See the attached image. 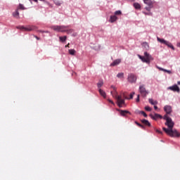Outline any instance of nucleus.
<instances>
[{
    "label": "nucleus",
    "instance_id": "obj_16",
    "mask_svg": "<svg viewBox=\"0 0 180 180\" xmlns=\"http://www.w3.org/2000/svg\"><path fill=\"white\" fill-rule=\"evenodd\" d=\"M98 94H100V95L103 96V98H106V93H105L103 89H98Z\"/></svg>",
    "mask_w": 180,
    "mask_h": 180
},
{
    "label": "nucleus",
    "instance_id": "obj_13",
    "mask_svg": "<svg viewBox=\"0 0 180 180\" xmlns=\"http://www.w3.org/2000/svg\"><path fill=\"white\" fill-rule=\"evenodd\" d=\"M120 63H122V60H120V59H117V60H114L113 63H112L110 64V66H112V67L117 66V65H118L119 64H120Z\"/></svg>",
    "mask_w": 180,
    "mask_h": 180
},
{
    "label": "nucleus",
    "instance_id": "obj_18",
    "mask_svg": "<svg viewBox=\"0 0 180 180\" xmlns=\"http://www.w3.org/2000/svg\"><path fill=\"white\" fill-rule=\"evenodd\" d=\"M13 16L17 19L20 18V13L18 12V10H15V11L13 13Z\"/></svg>",
    "mask_w": 180,
    "mask_h": 180
},
{
    "label": "nucleus",
    "instance_id": "obj_43",
    "mask_svg": "<svg viewBox=\"0 0 180 180\" xmlns=\"http://www.w3.org/2000/svg\"><path fill=\"white\" fill-rule=\"evenodd\" d=\"M159 70L160 71H164V70H166L165 69H163L162 68H158Z\"/></svg>",
    "mask_w": 180,
    "mask_h": 180
},
{
    "label": "nucleus",
    "instance_id": "obj_42",
    "mask_svg": "<svg viewBox=\"0 0 180 180\" xmlns=\"http://www.w3.org/2000/svg\"><path fill=\"white\" fill-rule=\"evenodd\" d=\"M164 72H167L169 74H171V71L170 70H163Z\"/></svg>",
    "mask_w": 180,
    "mask_h": 180
},
{
    "label": "nucleus",
    "instance_id": "obj_29",
    "mask_svg": "<svg viewBox=\"0 0 180 180\" xmlns=\"http://www.w3.org/2000/svg\"><path fill=\"white\" fill-rule=\"evenodd\" d=\"M117 77L120 79L124 78V73L122 72L118 73V75H117Z\"/></svg>",
    "mask_w": 180,
    "mask_h": 180
},
{
    "label": "nucleus",
    "instance_id": "obj_28",
    "mask_svg": "<svg viewBox=\"0 0 180 180\" xmlns=\"http://www.w3.org/2000/svg\"><path fill=\"white\" fill-rule=\"evenodd\" d=\"M122 15V11H117L114 13V16L120 15Z\"/></svg>",
    "mask_w": 180,
    "mask_h": 180
},
{
    "label": "nucleus",
    "instance_id": "obj_38",
    "mask_svg": "<svg viewBox=\"0 0 180 180\" xmlns=\"http://www.w3.org/2000/svg\"><path fill=\"white\" fill-rule=\"evenodd\" d=\"M38 32H41V33H48V31L38 30Z\"/></svg>",
    "mask_w": 180,
    "mask_h": 180
},
{
    "label": "nucleus",
    "instance_id": "obj_49",
    "mask_svg": "<svg viewBox=\"0 0 180 180\" xmlns=\"http://www.w3.org/2000/svg\"><path fill=\"white\" fill-rule=\"evenodd\" d=\"M129 1H133L134 0H129Z\"/></svg>",
    "mask_w": 180,
    "mask_h": 180
},
{
    "label": "nucleus",
    "instance_id": "obj_36",
    "mask_svg": "<svg viewBox=\"0 0 180 180\" xmlns=\"http://www.w3.org/2000/svg\"><path fill=\"white\" fill-rule=\"evenodd\" d=\"M139 98H140V95L139 94H138L137 96H136V103H139Z\"/></svg>",
    "mask_w": 180,
    "mask_h": 180
},
{
    "label": "nucleus",
    "instance_id": "obj_11",
    "mask_svg": "<svg viewBox=\"0 0 180 180\" xmlns=\"http://www.w3.org/2000/svg\"><path fill=\"white\" fill-rule=\"evenodd\" d=\"M164 111L167 112L166 115H170L172 112V109L170 105H165L164 106Z\"/></svg>",
    "mask_w": 180,
    "mask_h": 180
},
{
    "label": "nucleus",
    "instance_id": "obj_39",
    "mask_svg": "<svg viewBox=\"0 0 180 180\" xmlns=\"http://www.w3.org/2000/svg\"><path fill=\"white\" fill-rule=\"evenodd\" d=\"M108 102L112 105H115V103L112 100L108 99Z\"/></svg>",
    "mask_w": 180,
    "mask_h": 180
},
{
    "label": "nucleus",
    "instance_id": "obj_23",
    "mask_svg": "<svg viewBox=\"0 0 180 180\" xmlns=\"http://www.w3.org/2000/svg\"><path fill=\"white\" fill-rule=\"evenodd\" d=\"M165 45H167V47H169L172 50H175V48L174 47V46H172V44H171V43H167V44H164Z\"/></svg>",
    "mask_w": 180,
    "mask_h": 180
},
{
    "label": "nucleus",
    "instance_id": "obj_37",
    "mask_svg": "<svg viewBox=\"0 0 180 180\" xmlns=\"http://www.w3.org/2000/svg\"><path fill=\"white\" fill-rule=\"evenodd\" d=\"M155 132L158 133L159 134H163V132H162L161 131H160L159 129H155Z\"/></svg>",
    "mask_w": 180,
    "mask_h": 180
},
{
    "label": "nucleus",
    "instance_id": "obj_34",
    "mask_svg": "<svg viewBox=\"0 0 180 180\" xmlns=\"http://www.w3.org/2000/svg\"><path fill=\"white\" fill-rule=\"evenodd\" d=\"M65 32H67V34L72 33L73 30L72 29L65 30Z\"/></svg>",
    "mask_w": 180,
    "mask_h": 180
},
{
    "label": "nucleus",
    "instance_id": "obj_7",
    "mask_svg": "<svg viewBox=\"0 0 180 180\" xmlns=\"http://www.w3.org/2000/svg\"><path fill=\"white\" fill-rule=\"evenodd\" d=\"M144 1V4L148 5V7L145 8L146 11L148 12L153 8V0H143Z\"/></svg>",
    "mask_w": 180,
    "mask_h": 180
},
{
    "label": "nucleus",
    "instance_id": "obj_15",
    "mask_svg": "<svg viewBox=\"0 0 180 180\" xmlns=\"http://www.w3.org/2000/svg\"><path fill=\"white\" fill-rule=\"evenodd\" d=\"M70 27V26H60V30L59 32H65V30H67V29H68Z\"/></svg>",
    "mask_w": 180,
    "mask_h": 180
},
{
    "label": "nucleus",
    "instance_id": "obj_4",
    "mask_svg": "<svg viewBox=\"0 0 180 180\" xmlns=\"http://www.w3.org/2000/svg\"><path fill=\"white\" fill-rule=\"evenodd\" d=\"M17 28L25 32L35 31L36 30H37V27L34 25H29L27 27L20 26V27H18Z\"/></svg>",
    "mask_w": 180,
    "mask_h": 180
},
{
    "label": "nucleus",
    "instance_id": "obj_2",
    "mask_svg": "<svg viewBox=\"0 0 180 180\" xmlns=\"http://www.w3.org/2000/svg\"><path fill=\"white\" fill-rule=\"evenodd\" d=\"M167 115H168L167 114H165V115L162 116L160 114L155 113V114H150V117H151V119L153 120H157L158 119H160V120L163 119L164 120L167 121L165 124L167 123V120H170L171 122H174L172 120H171V118Z\"/></svg>",
    "mask_w": 180,
    "mask_h": 180
},
{
    "label": "nucleus",
    "instance_id": "obj_1",
    "mask_svg": "<svg viewBox=\"0 0 180 180\" xmlns=\"http://www.w3.org/2000/svg\"><path fill=\"white\" fill-rule=\"evenodd\" d=\"M175 123L171 122L170 120H167V123H165V126H167L169 129L163 127V131L167 133V136L172 138H179L180 133L176 129H173Z\"/></svg>",
    "mask_w": 180,
    "mask_h": 180
},
{
    "label": "nucleus",
    "instance_id": "obj_21",
    "mask_svg": "<svg viewBox=\"0 0 180 180\" xmlns=\"http://www.w3.org/2000/svg\"><path fill=\"white\" fill-rule=\"evenodd\" d=\"M51 29H53V31H56V32H59V31H60V26H58V25H53V26H51Z\"/></svg>",
    "mask_w": 180,
    "mask_h": 180
},
{
    "label": "nucleus",
    "instance_id": "obj_5",
    "mask_svg": "<svg viewBox=\"0 0 180 180\" xmlns=\"http://www.w3.org/2000/svg\"><path fill=\"white\" fill-rule=\"evenodd\" d=\"M139 93L141 94V97L144 98L148 95V91L146 89L144 84H141V86H139Z\"/></svg>",
    "mask_w": 180,
    "mask_h": 180
},
{
    "label": "nucleus",
    "instance_id": "obj_40",
    "mask_svg": "<svg viewBox=\"0 0 180 180\" xmlns=\"http://www.w3.org/2000/svg\"><path fill=\"white\" fill-rule=\"evenodd\" d=\"M110 88H112L113 91H117V89L113 85L110 86Z\"/></svg>",
    "mask_w": 180,
    "mask_h": 180
},
{
    "label": "nucleus",
    "instance_id": "obj_10",
    "mask_svg": "<svg viewBox=\"0 0 180 180\" xmlns=\"http://www.w3.org/2000/svg\"><path fill=\"white\" fill-rule=\"evenodd\" d=\"M167 89H170V91L179 93V87L176 84H174V86L167 88Z\"/></svg>",
    "mask_w": 180,
    "mask_h": 180
},
{
    "label": "nucleus",
    "instance_id": "obj_48",
    "mask_svg": "<svg viewBox=\"0 0 180 180\" xmlns=\"http://www.w3.org/2000/svg\"><path fill=\"white\" fill-rule=\"evenodd\" d=\"M177 84H178V85H180V81L177 82Z\"/></svg>",
    "mask_w": 180,
    "mask_h": 180
},
{
    "label": "nucleus",
    "instance_id": "obj_19",
    "mask_svg": "<svg viewBox=\"0 0 180 180\" xmlns=\"http://www.w3.org/2000/svg\"><path fill=\"white\" fill-rule=\"evenodd\" d=\"M148 103H150V104L152 105H156L158 104V102H157V101H153V98H148Z\"/></svg>",
    "mask_w": 180,
    "mask_h": 180
},
{
    "label": "nucleus",
    "instance_id": "obj_3",
    "mask_svg": "<svg viewBox=\"0 0 180 180\" xmlns=\"http://www.w3.org/2000/svg\"><path fill=\"white\" fill-rule=\"evenodd\" d=\"M139 59L148 64H150V62L153 60V56H150V54L146 52L144 53V57L139 56Z\"/></svg>",
    "mask_w": 180,
    "mask_h": 180
},
{
    "label": "nucleus",
    "instance_id": "obj_26",
    "mask_svg": "<svg viewBox=\"0 0 180 180\" xmlns=\"http://www.w3.org/2000/svg\"><path fill=\"white\" fill-rule=\"evenodd\" d=\"M134 123H136V126L141 127V129H145L144 125L141 124L140 123L137 122V121L134 122Z\"/></svg>",
    "mask_w": 180,
    "mask_h": 180
},
{
    "label": "nucleus",
    "instance_id": "obj_45",
    "mask_svg": "<svg viewBox=\"0 0 180 180\" xmlns=\"http://www.w3.org/2000/svg\"><path fill=\"white\" fill-rule=\"evenodd\" d=\"M65 48H70V44H67V45H65Z\"/></svg>",
    "mask_w": 180,
    "mask_h": 180
},
{
    "label": "nucleus",
    "instance_id": "obj_22",
    "mask_svg": "<svg viewBox=\"0 0 180 180\" xmlns=\"http://www.w3.org/2000/svg\"><path fill=\"white\" fill-rule=\"evenodd\" d=\"M133 6L134 7V8H136V10H140L141 9V4H138V3H134L133 4Z\"/></svg>",
    "mask_w": 180,
    "mask_h": 180
},
{
    "label": "nucleus",
    "instance_id": "obj_46",
    "mask_svg": "<svg viewBox=\"0 0 180 180\" xmlns=\"http://www.w3.org/2000/svg\"><path fill=\"white\" fill-rule=\"evenodd\" d=\"M35 39L39 40V38L37 36H35Z\"/></svg>",
    "mask_w": 180,
    "mask_h": 180
},
{
    "label": "nucleus",
    "instance_id": "obj_20",
    "mask_svg": "<svg viewBox=\"0 0 180 180\" xmlns=\"http://www.w3.org/2000/svg\"><path fill=\"white\" fill-rule=\"evenodd\" d=\"M157 41H158L159 42H160V44H163L169 43V41H165V40H164L163 39H160V37H157Z\"/></svg>",
    "mask_w": 180,
    "mask_h": 180
},
{
    "label": "nucleus",
    "instance_id": "obj_41",
    "mask_svg": "<svg viewBox=\"0 0 180 180\" xmlns=\"http://www.w3.org/2000/svg\"><path fill=\"white\" fill-rule=\"evenodd\" d=\"M29 1H34V2H36V3H37V0H29ZM39 1H44V0H39Z\"/></svg>",
    "mask_w": 180,
    "mask_h": 180
},
{
    "label": "nucleus",
    "instance_id": "obj_25",
    "mask_svg": "<svg viewBox=\"0 0 180 180\" xmlns=\"http://www.w3.org/2000/svg\"><path fill=\"white\" fill-rule=\"evenodd\" d=\"M65 40H67V37L66 36L60 37V41L65 42Z\"/></svg>",
    "mask_w": 180,
    "mask_h": 180
},
{
    "label": "nucleus",
    "instance_id": "obj_6",
    "mask_svg": "<svg viewBox=\"0 0 180 180\" xmlns=\"http://www.w3.org/2000/svg\"><path fill=\"white\" fill-rule=\"evenodd\" d=\"M127 81L130 84H134L137 81V77L134 75V74H129V76L127 77Z\"/></svg>",
    "mask_w": 180,
    "mask_h": 180
},
{
    "label": "nucleus",
    "instance_id": "obj_35",
    "mask_svg": "<svg viewBox=\"0 0 180 180\" xmlns=\"http://www.w3.org/2000/svg\"><path fill=\"white\" fill-rule=\"evenodd\" d=\"M140 113L141 115L144 116V117H148V115L145 113L144 111H141Z\"/></svg>",
    "mask_w": 180,
    "mask_h": 180
},
{
    "label": "nucleus",
    "instance_id": "obj_8",
    "mask_svg": "<svg viewBox=\"0 0 180 180\" xmlns=\"http://www.w3.org/2000/svg\"><path fill=\"white\" fill-rule=\"evenodd\" d=\"M117 100L118 107L122 108L124 104H125V100L122 98V96H118V98H115Z\"/></svg>",
    "mask_w": 180,
    "mask_h": 180
},
{
    "label": "nucleus",
    "instance_id": "obj_33",
    "mask_svg": "<svg viewBox=\"0 0 180 180\" xmlns=\"http://www.w3.org/2000/svg\"><path fill=\"white\" fill-rule=\"evenodd\" d=\"M144 109L148 112H151V110H153V109L148 106H146Z\"/></svg>",
    "mask_w": 180,
    "mask_h": 180
},
{
    "label": "nucleus",
    "instance_id": "obj_14",
    "mask_svg": "<svg viewBox=\"0 0 180 180\" xmlns=\"http://www.w3.org/2000/svg\"><path fill=\"white\" fill-rule=\"evenodd\" d=\"M118 20V18L116 15H110V23H114L115 22Z\"/></svg>",
    "mask_w": 180,
    "mask_h": 180
},
{
    "label": "nucleus",
    "instance_id": "obj_31",
    "mask_svg": "<svg viewBox=\"0 0 180 180\" xmlns=\"http://www.w3.org/2000/svg\"><path fill=\"white\" fill-rule=\"evenodd\" d=\"M18 9L22 11L25 10V6H23L22 4H20V6H18Z\"/></svg>",
    "mask_w": 180,
    "mask_h": 180
},
{
    "label": "nucleus",
    "instance_id": "obj_44",
    "mask_svg": "<svg viewBox=\"0 0 180 180\" xmlns=\"http://www.w3.org/2000/svg\"><path fill=\"white\" fill-rule=\"evenodd\" d=\"M153 108H155V110H157L158 109V108L157 107V105L153 106Z\"/></svg>",
    "mask_w": 180,
    "mask_h": 180
},
{
    "label": "nucleus",
    "instance_id": "obj_12",
    "mask_svg": "<svg viewBox=\"0 0 180 180\" xmlns=\"http://www.w3.org/2000/svg\"><path fill=\"white\" fill-rule=\"evenodd\" d=\"M110 95H112L114 98H118V97H122V96H118V92H117V90L110 91Z\"/></svg>",
    "mask_w": 180,
    "mask_h": 180
},
{
    "label": "nucleus",
    "instance_id": "obj_27",
    "mask_svg": "<svg viewBox=\"0 0 180 180\" xmlns=\"http://www.w3.org/2000/svg\"><path fill=\"white\" fill-rule=\"evenodd\" d=\"M103 81L98 82V84H97L98 89L101 88V86H103Z\"/></svg>",
    "mask_w": 180,
    "mask_h": 180
},
{
    "label": "nucleus",
    "instance_id": "obj_32",
    "mask_svg": "<svg viewBox=\"0 0 180 180\" xmlns=\"http://www.w3.org/2000/svg\"><path fill=\"white\" fill-rule=\"evenodd\" d=\"M143 46H144V48L146 49V50L148 49V44L147 42L143 43Z\"/></svg>",
    "mask_w": 180,
    "mask_h": 180
},
{
    "label": "nucleus",
    "instance_id": "obj_17",
    "mask_svg": "<svg viewBox=\"0 0 180 180\" xmlns=\"http://www.w3.org/2000/svg\"><path fill=\"white\" fill-rule=\"evenodd\" d=\"M141 122L145 126L151 127V124L146 120H141Z\"/></svg>",
    "mask_w": 180,
    "mask_h": 180
},
{
    "label": "nucleus",
    "instance_id": "obj_30",
    "mask_svg": "<svg viewBox=\"0 0 180 180\" xmlns=\"http://www.w3.org/2000/svg\"><path fill=\"white\" fill-rule=\"evenodd\" d=\"M133 96H134V92L131 93V94H129V98H126V99L131 100V99H133Z\"/></svg>",
    "mask_w": 180,
    "mask_h": 180
},
{
    "label": "nucleus",
    "instance_id": "obj_24",
    "mask_svg": "<svg viewBox=\"0 0 180 180\" xmlns=\"http://www.w3.org/2000/svg\"><path fill=\"white\" fill-rule=\"evenodd\" d=\"M69 54L70 55H72V56H75V53H76V51L75 49H69Z\"/></svg>",
    "mask_w": 180,
    "mask_h": 180
},
{
    "label": "nucleus",
    "instance_id": "obj_47",
    "mask_svg": "<svg viewBox=\"0 0 180 180\" xmlns=\"http://www.w3.org/2000/svg\"><path fill=\"white\" fill-rule=\"evenodd\" d=\"M177 46H178V47H180V42H179V43L177 44Z\"/></svg>",
    "mask_w": 180,
    "mask_h": 180
},
{
    "label": "nucleus",
    "instance_id": "obj_9",
    "mask_svg": "<svg viewBox=\"0 0 180 180\" xmlns=\"http://www.w3.org/2000/svg\"><path fill=\"white\" fill-rule=\"evenodd\" d=\"M117 110L120 113V115L124 117H126L127 115H131L130 111L124 110H119V109H117Z\"/></svg>",
    "mask_w": 180,
    "mask_h": 180
}]
</instances>
